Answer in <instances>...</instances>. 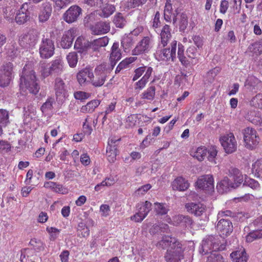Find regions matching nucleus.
I'll return each mask as SVG.
<instances>
[{
	"label": "nucleus",
	"mask_w": 262,
	"mask_h": 262,
	"mask_svg": "<svg viewBox=\"0 0 262 262\" xmlns=\"http://www.w3.org/2000/svg\"><path fill=\"white\" fill-rule=\"evenodd\" d=\"M81 3L87 6L95 8H101L105 4L107 3V0H81Z\"/></svg>",
	"instance_id": "nucleus-40"
},
{
	"label": "nucleus",
	"mask_w": 262,
	"mask_h": 262,
	"mask_svg": "<svg viewBox=\"0 0 262 262\" xmlns=\"http://www.w3.org/2000/svg\"><path fill=\"white\" fill-rule=\"evenodd\" d=\"M206 262H224L222 256L219 254L211 253Z\"/></svg>",
	"instance_id": "nucleus-60"
},
{
	"label": "nucleus",
	"mask_w": 262,
	"mask_h": 262,
	"mask_svg": "<svg viewBox=\"0 0 262 262\" xmlns=\"http://www.w3.org/2000/svg\"><path fill=\"white\" fill-rule=\"evenodd\" d=\"M250 104L255 107L262 108V94H257L253 97L250 101Z\"/></svg>",
	"instance_id": "nucleus-49"
},
{
	"label": "nucleus",
	"mask_w": 262,
	"mask_h": 262,
	"mask_svg": "<svg viewBox=\"0 0 262 262\" xmlns=\"http://www.w3.org/2000/svg\"><path fill=\"white\" fill-rule=\"evenodd\" d=\"M90 42L85 40L82 36L78 37L74 44V48L78 50L79 52L82 53L90 48Z\"/></svg>",
	"instance_id": "nucleus-28"
},
{
	"label": "nucleus",
	"mask_w": 262,
	"mask_h": 262,
	"mask_svg": "<svg viewBox=\"0 0 262 262\" xmlns=\"http://www.w3.org/2000/svg\"><path fill=\"white\" fill-rule=\"evenodd\" d=\"M114 183L112 179L110 178H106L104 181L98 184L95 187V190L97 191L100 190L102 187L105 186H109L112 185Z\"/></svg>",
	"instance_id": "nucleus-58"
},
{
	"label": "nucleus",
	"mask_w": 262,
	"mask_h": 262,
	"mask_svg": "<svg viewBox=\"0 0 262 262\" xmlns=\"http://www.w3.org/2000/svg\"><path fill=\"white\" fill-rule=\"evenodd\" d=\"M137 208L139 214L145 215L146 217L151 209V203L146 201L144 203L138 204Z\"/></svg>",
	"instance_id": "nucleus-37"
},
{
	"label": "nucleus",
	"mask_w": 262,
	"mask_h": 262,
	"mask_svg": "<svg viewBox=\"0 0 262 262\" xmlns=\"http://www.w3.org/2000/svg\"><path fill=\"white\" fill-rule=\"evenodd\" d=\"M52 8L51 5L48 2H45L42 5V9L39 14L38 18L40 22L44 23L47 21L52 13Z\"/></svg>",
	"instance_id": "nucleus-26"
},
{
	"label": "nucleus",
	"mask_w": 262,
	"mask_h": 262,
	"mask_svg": "<svg viewBox=\"0 0 262 262\" xmlns=\"http://www.w3.org/2000/svg\"><path fill=\"white\" fill-rule=\"evenodd\" d=\"M35 72L30 64H26L20 75L19 87L23 91L28 90L30 93L36 94L40 89Z\"/></svg>",
	"instance_id": "nucleus-2"
},
{
	"label": "nucleus",
	"mask_w": 262,
	"mask_h": 262,
	"mask_svg": "<svg viewBox=\"0 0 262 262\" xmlns=\"http://www.w3.org/2000/svg\"><path fill=\"white\" fill-rule=\"evenodd\" d=\"M219 243L214 236H208L202 241L200 252L204 255L211 253L213 251L219 250Z\"/></svg>",
	"instance_id": "nucleus-10"
},
{
	"label": "nucleus",
	"mask_w": 262,
	"mask_h": 262,
	"mask_svg": "<svg viewBox=\"0 0 262 262\" xmlns=\"http://www.w3.org/2000/svg\"><path fill=\"white\" fill-rule=\"evenodd\" d=\"M151 39L148 36L144 37L132 50V55H140L148 53L151 48Z\"/></svg>",
	"instance_id": "nucleus-14"
},
{
	"label": "nucleus",
	"mask_w": 262,
	"mask_h": 262,
	"mask_svg": "<svg viewBox=\"0 0 262 262\" xmlns=\"http://www.w3.org/2000/svg\"><path fill=\"white\" fill-rule=\"evenodd\" d=\"M146 1L147 0H130L127 2V6L130 8H135L145 4Z\"/></svg>",
	"instance_id": "nucleus-62"
},
{
	"label": "nucleus",
	"mask_w": 262,
	"mask_h": 262,
	"mask_svg": "<svg viewBox=\"0 0 262 262\" xmlns=\"http://www.w3.org/2000/svg\"><path fill=\"white\" fill-rule=\"evenodd\" d=\"M186 54L189 58L194 59L197 55L196 49L194 46L189 47L186 51Z\"/></svg>",
	"instance_id": "nucleus-63"
},
{
	"label": "nucleus",
	"mask_w": 262,
	"mask_h": 262,
	"mask_svg": "<svg viewBox=\"0 0 262 262\" xmlns=\"http://www.w3.org/2000/svg\"><path fill=\"white\" fill-rule=\"evenodd\" d=\"M105 6L103 7L102 11V16L108 17L111 16L116 10L114 5L111 4H105Z\"/></svg>",
	"instance_id": "nucleus-50"
},
{
	"label": "nucleus",
	"mask_w": 262,
	"mask_h": 262,
	"mask_svg": "<svg viewBox=\"0 0 262 262\" xmlns=\"http://www.w3.org/2000/svg\"><path fill=\"white\" fill-rule=\"evenodd\" d=\"M171 29L168 25H165L161 31L160 41L159 42L162 43H168L171 38Z\"/></svg>",
	"instance_id": "nucleus-31"
},
{
	"label": "nucleus",
	"mask_w": 262,
	"mask_h": 262,
	"mask_svg": "<svg viewBox=\"0 0 262 262\" xmlns=\"http://www.w3.org/2000/svg\"><path fill=\"white\" fill-rule=\"evenodd\" d=\"M112 68L107 63L104 62L97 66L94 71V74L91 78L90 83L94 87L102 86L106 81L107 75L112 71Z\"/></svg>",
	"instance_id": "nucleus-5"
},
{
	"label": "nucleus",
	"mask_w": 262,
	"mask_h": 262,
	"mask_svg": "<svg viewBox=\"0 0 262 262\" xmlns=\"http://www.w3.org/2000/svg\"><path fill=\"white\" fill-rule=\"evenodd\" d=\"M54 90L57 101L60 103H62L68 97V94L66 88L65 83L60 78L55 79Z\"/></svg>",
	"instance_id": "nucleus-15"
},
{
	"label": "nucleus",
	"mask_w": 262,
	"mask_h": 262,
	"mask_svg": "<svg viewBox=\"0 0 262 262\" xmlns=\"http://www.w3.org/2000/svg\"><path fill=\"white\" fill-rule=\"evenodd\" d=\"M261 238H262V230H255L247 235L246 240L248 243H251L254 240Z\"/></svg>",
	"instance_id": "nucleus-42"
},
{
	"label": "nucleus",
	"mask_w": 262,
	"mask_h": 262,
	"mask_svg": "<svg viewBox=\"0 0 262 262\" xmlns=\"http://www.w3.org/2000/svg\"><path fill=\"white\" fill-rule=\"evenodd\" d=\"M153 71L152 67L146 66L140 67L134 70L132 78L133 81H136L143 75L142 77L135 83V90H141L146 86Z\"/></svg>",
	"instance_id": "nucleus-4"
},
{
	"label": "nucleus",
	"mask_w": 262,
	"mask_h": 262,
	"mask_svg": "<svg viewBox=\"0 0 262 262\" xmlns=\"http://www.w3.org/2000/svg\"><path fill=\"white\" fill-rule=\"evenodd\" d=\"M162 249L167 248L164 255L166 262H181L184 258V250L181 243L175 237L164 236L157 245Z\"/></svg>",
	"instance_id": "nucleus-1"
},
{
	"label": "nucleus",
	"mask_w": 262,
	"mask_h": 262,
	"mask_svg": "<svg viewBox=\"0 0 262 262\" xmlns=\"http://www.w3.org/2000/svg\"><path fill=\"white\" fill-rule=\"evenodd\" d=\"M179 31L184 32L188 26V17L187 15L184 13H181L179 16Z\"/></svg>",
	"instance_id": "nucleus-45"
},
{
	"label": "nucleus",
	"mask_w": 262,
	"mask_h": 262,
	"mask_svg": "<svg viewBox=\"0 0 262 262\" xmlns=\"http://www.w3.org/2000/svg\"><path fill=\"white\" fill-rule=\"evenodd\" d=\"M67 59L69 66L74 68L76 67L78 62V57L77 53L75 52H71L67 56Z\"/></svg>",
	"instance_id": "nucleus-54"
},
{
	"label": "nucleus",
	"mask_w": 262,
	"mask_h": 262,
	"mask_svg": "<svg viewBox=\"0 0 262 262\" xmlns=\"http://www.w3.org/2000/svg\"><path fill=\"white\" fill-rule=\"evenodd\" d=\"M229 176L234 180V184L237 185V187L243 182V176L236 168L230 167L229 169Z\"/></svg>",
	"instance_id": "nucleus-27"
},
{
	"label": "nucleus",
	"mask_w": 262,
	"mask_h": 262,
	"mask_svg": "<svg viewBox=\"0 0 262 262\" xmlns=\"http://www.w3.org/2000/svg\"><path fill=\"white\" fill-rule=\"evenodd\" d=\"M245 183L247 185L253 189H256L259 187L258 182L253 179H246Z\"/></svg>",
	"instance_id": "nucleus-64"
},
{
	"label": "nucleus",
	"mask_w": 262,
	"mask_h": 262,
	"mask_svg": "<svg viewBox=\"0 0 262 262\" xmlns=\"http://www.w3.org/2000/svg\"><path fill=\"white\" fill-rule=\"evenodd\" d=\"M218 150L217 147L215 146L210 147L207 149V152L208 154L207 157L208 160L213 164H216V157L217 156Z\"/></svg>",
	"instance_id": "nucleus-47"
},
{
	"label": "nucleus",
	"mask_w": 262,
	"mask_h": 262,
	"mask_svg": "<svg viewBox=\"0 0 262 262\" xmlns=\"http://www.w3.org/2000/svg\"><path fill=\"white\" fill-rule=\"evenodd\" d=\"M13 65L11 62L4 64L0 69V86H8L14 77Z\"/></svg>",
	"instance_id": "nucleus-8"
},
{
	"label": "nucleus",
	"mask_w": 262,
	"mask_h": 262,
	"mask_svg": "<svg viewBox=\"0 0 262 262\" xmlns=\"http://www.w3.org/2000/svg\"><path fill=\"white\" fill-rule=\"evenodd\" d=\"M120 139L111 138L108 141V146L106 147V156L108 161L111 163L116 160L118 154L117 147Z\"/></svg>",
	"instance_id": "nucleus-18"
},
{
	"label": "nucleus",
	"mask_w": 262,
	"mask_h": 262,
	"mask_svg": "<svg viewBox=\"0 0 262 262\" xmlns=\"http://www.w3.org/2000/svg\"><path fill=\"white\" fill-rule=\"evenodd\" d=\"M155 86H150L141 94V98L148 100H152L155 98Z\"/></svg>",
	"instance_id": "nucleus-44"
},
{
	"label": "nucleus",
	"mask_w": 262,
	"mask_h": 262,
	"mask_svg": "<svg viewBox=\"0 0 262 262\" xmlns=\"http://www.w3.org/2000/svg\"><path fill=\"white\" fill-rule=\"evenodd\" d=\"M93 76V72L90 68H85L80 70L77 74V79L79 84L81 86H84L90 83L92 77Z\"/></svg>",
	"instance_id": "nucleus-20"
},
{
	"label": "nucleus",
	"mask_w": 262,
	"mask_h": 262,
	"mask_svg": "<svg viewBox=\"0 0 262 262\" xmlns=\"http://www.w3.org/2000/svg\"><path fill=\"white\" fill-rule=\"evenodd\" d=\"M9 113L4 109H0V123L6 126L9 123Z\"/></svg>",
	"instance_id": "nucleus-53"
},
{
	"label": "nucleus",
	"mask_w": 262,
	"mask_h": 262,
	"mask_svg": "<svg viewBox=\"0 0 262 262\" xmlns=\"http://www.w3.org/2000/svg\"><path fill=\"white\" fill-rule=\"evenodd\" d=\"M31 10V7L30 3L23 4L16 13L15 22L20 25L25 24L29 21L30 19Z\"/></svg>",
	"instance_id": "nucleus-11"
},
{
	"label": "nucleus",
	"mask_w": 262,
	"mask_h": 262,
	"mask_svg": "<svg viewBox=\"0 0 262 262\" xmlns=\"http://www.w3.org/2000/svg\"><path fill=\"white\" fill-rule=\"evenodd\" d=\"M40 72L41 76L44 78L52 74L51 70H50V64L44 62L40 64Z\"/></svg>",
	"instance_id": "nucleus-52"
},
{
	"label": "nucleus",
	"mask_w": 262,
	"mask_h": 262,
	"mask_svg": "<svg viewBox=\"0 0 262 262\" xmlns=\"http://www.w3.org/2000/svg\"><path fill=\"white\" fill-rule=\"evenodd\" d=\"M121 52L119 49V42H114L111 48V53L110 54V66L113 69L114 66L116 64L117 61L119 60L121 58Z\"/></svg>",
	"instance_id": "nucleus-21"
},
{
	"label": "nucleus",
	"mask_w": 262,
	"mask_h": 262,
	"mask_svg": "<svg viewBox=\"0 0 262 262\" xmlns=\"http://www.w3.org/2000/svg\"><path fill=\"white\" fill-rule=\"evenodd\" d=\"M46 230L50 234V239L51 241H55L60 232V230L52 227H47Z\"/></svg>",
	"instance_id": "nucleus-56"
},
{
	"label": "nucleus",
	"mask_w": 262,
	"mask_h": 262,
	"mask_svg": "<svg viewBox=\"0 0 262 262\" xmlns=\"http://www.w3.org/2000/svg\"><path fill=\"white\" fill-rule=\"evenodd\" d=\"M252 172L255 177H262V160H257L252 165Z\"/></svg>",
	"instance_id": "nucleus-43"
},
{
	"label": "nucleus",
	"mask_w": 262,
	"mask_h": 262,
	"mask_svg": "<svg viewBox=\"0 0 262 262\" xmlns=\"http://www.w3.org/2000/svg\"><path fill=\"white\" fill-rule=\"evenodd\" d=\"M243 134L245 147L251 150L254 149L260 140L259 137L257 135L256 131L248 127L244 129Z\"/></svg>",
	"instance_id": "nucleus-7"
},
{
	"label": "nucleus",
	"mask_w": 262,
	"mask_h": 262,
	"mask_svg": "<svg viewBox=\"0 0 262 262\" xmlns=\"http://www.w3.org/2000/svg\"><path fill=\"white\" fill-rule=\"evenodd\" d=\"M39 33L36 30L32 29L28 32L20 35L19 37V45L25 49H30L34 47L37 42L39 38Z\"/></svg>",
	"instance_id": "nucleus-6"
},
{
	"label": "nucleus",
	"mask_w": 262,
	"mask_h": 262,
	"mask_svg": "<svg viewBox=\"0 0 262 262\" xmlns=\"http://www.w3.org/2000/svg\"><path fill=\"white\" fill-rule=\"evenodd\" d=\"M189 186L188 181L182 177L177 178L171 183V187L173 190L184 191L187 190Z\"/></svg>",
	"instance_id": "nucleus-24"
},
{
	"label": "nucleus",
	"mask_w": 262,
	"mask_h": 262,
	"mask_svg": "<svg viewBox=\"0 0 262 262\" xmlns=\"http://www.w3.org/2000/svg\"><path fill=\"white\" fill-rule=\"evenodd\" d=\"M135 41L131 35H124L121 39V46L124 52H127L134 45Z\"/></svg>",
	"instance_id": "nucleus-35"
},
{
	"label": "nucleus",
	"mask_w": 262,
	"mask_h": 262,
	"mask_svg": "<svg viewBox=\"0 0 262 262\" xmlns=\"http://www.w3.org/2000/svg\"><path fill=\"white\" fill-rule=\"evenodd\" d=\"M90 230L83 223H80L77 227V235L78 236L85 237L89 235Z\"/></svg>",
	"instance_id": "nucleus-46"
},
{
	"label": "nucleus",
	"mask_w": 262,
	"mask_h": 262,
	"mask_svg": "<svg viewBox=\"0 0 262 262\" xmlns=\"http://www.w3.org/2000/svg\"><path fill=\"white\" fill-rule=\"evenodd\" d=\"M260 83V81L255 77L251 76L247 79L245 86L251 91L258 90V85Z\"/></svg>",
	"instance_id": "nucleus-33"
},
{
	"label": "nucleus",
	"mask_w": 262,
	"mask_h": 262,
	"mask_svg": "<svg viewBox=\"0 0 262 262\" xmlns=\"http://www.w3.org/2000/svg\"><path fill=\"white\" fill-rule=\"evenodd\" d=\"M160 14L159 11H157L155 14L152 21V27L154 29L158 28L161 26Z\"/></svg>",
	"instance_id": "nucleus-61"
},
{
	"label": "nucleus",
	"mask_w": 262,
	"mask_h": 262,
	"mask_svg": "<svg viewBox=\"0 0 262 262\" xmlns=\"http://www.w3.org/2000/svg\"><path fill=\"white\" fill-rule=\"evenodd\" d=\"M220 141L226 153L231 154L236 150L237 143L233 133L221 137Z\"/></svg>",
	"instance_id": "nucleus-12"
},
{
	"label": "nucleus",
	"mask_w": 262,
	"mask_h": 262,
	"mask_svg": "<svg viewBox=\"0 0 262 262\" xmlns=\"http://www.w3.org/2000/svg\"><path fill=\"white\" fill-rule=\"evenodd\" d=\"M50 67L52 74H59L63 70V62L59 58L56 59L51 62Z\"/></svg>",
	"instance_id": "nucleus-36"
},
{
	"label": "nucleus",
	"mask_w": 262,
	"mask_h": 262,
	"mask_svg": "<svg viewBox=\"0 0 262 262\" xmlns=\"http://www.w3.org/2000/svg\"><path fill=\"white\" fill-rule=\"evenodd\" d=\"M113 23L117 28H123L126 24V17L121 13H117L114 17Z\"/></svg>",
	"instance_id": "nucleus-39"
},
{
	"label": "nucleus",
	"mask_w": 262,
	"mask_h": 262,
	"mask_svg": "<svg viewBox=\"0 0 262 262\" xmlns=\"http://www.w3.org/2000/svg\"><path fill=\"white\" fill-rule=\"evenodd\" d=\"M91 30L94 35L105 34L110 30V23L106 21L98 22L91 27Z\"/></svg>",
	"instance_id": "nucleus-22"
},
{
	"label": "nucleus",
	"mask_w": 262,
	"mask_h": 262,
	"mask_svg": "<svg viewBox=\"0 0 262 262\" xmlns=\"http://www.w3.org/2000/svg\"><path fill=\"white\" fill-rule=\"evenodd\" d=\"M236 187L237 185H235L233 183L231 182L227 177H225L217 183L216 185V189L221 193L227 192L230 191L231 188H235Z\"/></svg>",
	"instance_id": "nucleus-23"
},
{
	"label": "nucleus",
	"mask_w": 262,
	"mask_h": 262,
	"mask_svg": "<svg viewBox=\"0 0 262 262\" xmlns=\"http://www.w3.org/2000/svg\"><path fill=\"white\" fill-rule=\"evenodd\" d=\"M108 41L109 39L106 36L95 39L93 41L90 42V48L94 51H97L101 47L106 46Z\"/></svg>",
	"instance_id": "nucleus-29"
},
{
	"label": "nucleus",
	"mask_w": 262,
	"mask_h": 262,
	"mask_svg": "<svg viewBox=\"0 0 262 262\" xmlns=\"http://www.w3.org/2000/svg\"><path fill=\"white\" fill-rule=\"evenodd\" d=\"M100 101L98 100H93L88 102L85 105L81 108V112L84 113H91L100 104Z\"/></svg>",
	"instance_id": "nucleus-34"
},
{
	"label": "nucleus",
	"mask_w": 262,
	"mask_h": 262,
	"mask_svg": "<svg viewBox=\"0 0 262 262\" xmlns=\"http://www.w3.org/2000/svg\"><path fill=\"white\" fill-rule=\"evenodd\" d=\"M137 122V116L135 115H130L126 120L125 126L126 128H132L135 126Z\"/></svg>",
	"instance_id": "nucleus-59"
},
{
	"label": "nucleus",
	"mask_w": 262,
	"mask_h": 262,
	"mask_svg": "<svg viewBox=\"0 0 262 262\" xmlns=\"http://www.w3.org/2000/svg\"><path fill=\"white\" fill-rule=\"evenodd\" d=\"M168 43L158 42L154 56L159 61H174L176 59L177 41L173 40L170 43V47H166Z\"/></svg>",
	"instance_id": "nucleus-3"
},
{
	"label": "nucleus",
	"mask_w": 262,
	"mask_h": 262,
	"mask_svg": "<svg viewBox=\"0 0 262 262\" xmlns=\"http://www.w3.org/2000/svg\"><path fill=\"white\" fill-rule=\"evenodd\" d=\"M218 220L216 228L220 236L224 238L230 235L233 229L232 222L227 219H221Z\"/></svg>",
	"instance_id": "nucleus-13"
},
{
	"label": "nucleus",
	"mask_w": 262,
	"mask_h": 262,
	"mask_svg": "<svg viewBox=\"0 0 262 262\" xmlns=\"http://www.w3.org/2000/svg\"><path fill=\"white\" fill-rule=\"evenodd\" d=\"M24 111L25 112L24 120L26 122H29L36 115V111L33 107L30 108H28L27 110H26V108L24 107Z\"/></svg>",
	"instance_id": "nucleus-55"
},
{
	"label": "nucleus",
	"mask_w": 262,
	"mask_h": 262,
	"mask_svg": "<svg viewBox=\"0 0 262 262\" xmlns=\"http://www.w3.org/2000/svg\"><path fill=\"white\" fill-rule=\"evenodd\" d=\"M55 103L54 99L52 97L48 98L46 101L41 106V111L43 113L51 111L53 108V104Z\"/></svg>",
	"instance_id": "nucleus-48"
},
{
	"label": "nucleus",
	"mask_w": 262,
	"mask_h": 262,
	"mask_svg": "<svg viewBox=\"0 0 262 262\" xmlns=\"http://www.w3.org/2000/svg\"><path fill=\"white\" fill-rule=\"evenodd\" d=\"M248 49L250 52L255 54L262 53V40L250 45L248 47Z\"/></svg>",
	"instance_id": "nucleus-51"
},
{
	"label": "nucleus",
	"mask_w": 262,
	"mask_h": 262,
	"mask_svg": "<svg viewBox=\"0 0 262 262\" xmlns=\"http://www.w3.org/2000/svg\"><path fill=\"white\" fill-rule=\"evenodd\" d=\"M173 222L174 225H181L186 227L192 224V221L189 216L180 214L173 216Z\"/></svg>",
	"instance_id": "nucleus-32"
},
{
	"label": "nucleus",
	"mask_w": 262,
	"mask_h": 262,
	"mask_svg": "<svg viewBox=\"0 0 262 262\" xmlns=\"http://www.w3.org/2000/svg\"><path fill=\"white\" fill-rule=\"evenodd\" d=\"M81 14V8L77 5H73L63 14V18L67 23H72L76 21Z\"/></svg>",
	"instance_id": "nucleus-17"
},
{
	"label": "nucleus",
	"mask_w": 262,
	"mask_h": 262,
	"mask_svg": "<svg viewBox=\"0 0 262 262\" xmlns=\"http://www.w3.org/2000/svg\"><path fill=\"white\" fill-rule=\"evenodd\" d=\"M29 245L38 252L44 250L45 248V244L41 240L35 238L31 239Z\"/></svg>",
	"instance_id": "nucleus-41"
},
{
	"label": "nucleus",
	"mask_w": 262,
	"mask_h": 262,
	"mask_svg": "<svg viewBox=\"0 0 262 262\" xmlns=\"http://www.w3.org/2000/svg\"><path fill=\"white\" fill-rule=\"evenodd\" d=\"M55 47L53 41L43 35L39 45V54L42 58H49L54 53Z\"/></svg>",
	"instance_id": "nucleus-9"
},
{
	"label": "nucleus",
	"mask_w": 262,
	"mask_h": 262,
	"mask_svg": "<svg viewBox=\"0 0 262 262\" xmlns=\"http://www.w3.org/2000/svg\"><path fill=\"white\" fill-rule=\"evenodd\" d=\"M155 210L157 214H165L167 213L168 209L165 205L162 203H155L154 204Z\"/></svg>",
	"instance_id": "nucleus-57"
},
{
	"label": "nucleus",
	"mask_w": 262,
	"mask_h": 262,
	"mask_svg": "<svg viewBox=\"0 0 262 262\" xmlns=\"http://www.w3.org/2000/svg\"><path fill=\"white\" fill-rule=\"evenodd\" d=\"M196 183L198 188L206 192H212L214 190V180L212 175L202 176L198 179Z\"/></svg>",
	"instance_id": "nucleus-16"
},
{
	"label": "nucleus",
	"mask_w": 262,
	"mask_h": 262,
	"mask_svg": "<svg viewBox=\"0 0 262 262\" xmlns=\"http://www.w3.org/2000/svg\"><path fill=\"white\" fill-rule=\"evenodd\" d=\"M187 210L196 216H201L206 210V206L201 203H188L186 205Z\"/></svg>",
	"instance_id": "nucleus-25"
},
{
	"label": "nucleus",
	"mask_w": 262,
	"mask_h": 262,
	"mask_svg": "<svg viewBox=\"0 0 262 262\" xmlns=\"http://www.w3.org/2000/svg\"><path fill=\"white\" fill-rule=\"evenodd\" d=\"M77 36V30L72 28L65 31L62 36L60 46L63 49L70 48L73 43L74 38Z\"/></svg>",
	"instance_id": "nucleus-19"
},
{
	"label": "nucleus",
	"mask_w": 262,
	"mask_h": 262,
	"mask_svg": "<svg viewBox=\"0 0 262 262\" xmlns=\"http://www.w3.org/2000/svg\"><path fill=\"white\" fill-rule=\"evenodd\" d=\"M207 154V148L204 146L199 147L195 150L191 151L190 155L199 161L204 159Z\"/></svg>",
	"instance_id": "nucleus-38"
},
{
	"label": "nucleus",
	"mask_w": 262,
	"mask_h": 262,
	"mask_svg": "<svg viewBox=\"0 0 262 262\" xmlns=\"http://www.w3.org/2000/svg\"><path fill=\"white\" fill-rule=\"evenodd\" d=\"M230 256L233 262H247L248 257L244 249L233 252Z\"/></svg>",
	"instance_id": "nucleus-30"
}]
</instances>
